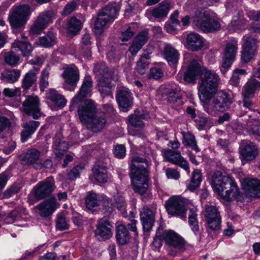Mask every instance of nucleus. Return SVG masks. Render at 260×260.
Listing matches in <instances>:
<instances>
[{
    "label": "nucleus",
    "mask_w": 260,
    "mask_h": 260,
    "mask_svg": "<svg viewBox=\"0 0 260 260\" xmlns=\"http://www.w3.org/2000/svg\"><path fill=\"white\" fill-rule=\"evenodd\" d=\"M257 41L255 38L248 37L245 39V43L242 47L256 52Z\"/></svg>",
    "instance_id": "nucleus-53"
},
{
    "label": "nucleus",
    "mask_w": 260,
    "mask_h": 260,
    "mask_svg": "<svg viewBox=\"0 0 260 260\" xmlns=\"http://www.w3.org/2000/svg\"><path fill=\"white\" fill-rule=\"evenodd\" d=\"M54 188V180L52 177H48L44 181L39 182L34 189L35 198L38 200L43 199L49 196Z\"/></svg>",
    "instance_id": "nucleus-14"
},
{
    "label": "nucleus",
    "mask_w": 260,
    "mask_h": 260,
    "mask_svg": "<svg viewBox=\"0 0 260 260\" xmlns=\"http://www.w3.org/2000/svg\"><path fill=\"white\" fill-rule=\"evenodd\" d=\"M188 213V223L191 231L194 234L200 236L201 234V230L200 229L198 221L197 220V208L192 204L187 207Z\"/></svg>",
    "instance_id": "nucleus-26"
},
{
    "label": "nucleus",
    "mask_w": 260,
    "mask_h": 260,
    "mask_svg": "<svg viewBox=\"0 0 260 260\" xmlns=\"http://www.w3.org/2000/svg\"><path fill=\"white\" fill-rule=\"evenodd\" d=\"M170 10V4L169 2L163 1L151 11L152 15L155 18H163L167 16Z\"/></svg>",
    "instance_id": "nucleus-37"
},
{
    "label": "nucleus",
    "mask_w": 260,
    "mask_h": 260,
    "mask_svg": "<svg viewBox=\"0 0 260 260\" xmlns=\"http://www.w3.org/2000/svg\"><path fill=\"white\" fill-rule=\"evenodd\" d=\"M219 81V77L214 71L203 69L199 82V98L207 96L217 91Z\"/></svg>",
    "instance_id": "nucleus-6"
},
{
    "label": "nucleus",
    "mask_w": 260,
    "mask_h": 260,
    "mask_svg": "<svg viewBox=\"0 0 260 260\" xmlns=\"http://www.w3.org/2000/svg\"><path fill=\"white\" fill-rule=\"evenodd\" d=\"M56 38L52 33H49L47 35L39 39L38 44L44 47H51L55 43Z\"/></svg>",
    "instance_id": "nucleus-48"
},
{
    "label": "nucleus",
    "mask_w": 260,
    "mask_h": 260,
    "mask_svg": "<svg viewBox=\"0 0 260 260\" xmlns=\"http://www.w3.org/2000/svg\"><path fill=\"white\" fill-rule=\"evenodd\" d=\"M191 19L194 25L204 32H212L221 28L219 20L214 18L209 11L197 10Z\"/></svg>",
    "instance_id": "nucleus-5"
},
{
    "label": "nucleus",
    "mask_w": 260,
    "mask_h": 260,
    "mask_svg": "<svg viewBox=\"0 0 260 260\" xmlns=\"http://www.w3.org/2000/svg\"><path fill=\"white\" fill-rule=\"evenodd\" d=\"M116 239L120 245L126 244L130 239V235L125 225H118L116 228Z\"/></svg>",
    "instance_id": "nucleus-40"
},
{
    "label": "nucleus",
    "mask_w": 260,
    "mask_h": 260,
    "mask_svg": "<svg viewBox=\"0 0 260 260\" xmlns=\"http://www.w3.org/2000/svg\"><path fill=\"white\" fill-rule=\"evenodd\" d=\"M256 52L242 47L241 60L243 63L249 62L255 56Z\"/></svg>",
    "instance_id": "nucleus-52"
},
{
    "label": "nucleus",
    "mask_w": 260,
    "mask_h": 260,
    "mask_svg": "<svg viewBox=\"0 0 260 260\" xmlns=\"http://www.w3.org/2000/svg\"><path fill=\"white\" fill-rule=\"evenodd\" d=\"M56 228L59 230H64L69 228L68 221L63 214L58 215Z\"/></svg>",
    "instance_id": "nucleus-56"
},
{
    "label": "nucleus",
    "mask_w": 260,
    "mask_h": 260,
    "mask_svg": "<svg viewBox=\"0 0 260 260\" xmlns=\"http://www.w3.org/2000/svg\"><path fill=\"white\" fill-rule=\"evenodd\" d=\"M148 39V32L146 31H143L140 32L134 40L143 46L147 42Z\"/></svg>",
    "instance_id": "nucleus-61"
},
{
    "label": "nucleus",
    "mask_w": 260,
    "mask_h": 260,
    "mask_svg": "<svg viewBox=\"0 0 260 260\" xmlns=\"http://www.w3.org/2000/svg\"><path fill=\"white\" fill-rule=\"evenodd\" d=\"M55 13L54 11L48 10L41 13L37 17V18L46 28L49 23L52 22Z\"/></svg>",
    "instance_id": "nucleus-46"
},
{
    "label": "nucleus",
    "mask_w": 260,
    "mask_h": 260,
    "mask_svg": "<svg viewBox=\"0 0 260 260\" xmlns=\"http://www.w3.org/2000/svg\"><path fill=\"white\" fill-rule=\"evenodd\" d=\"M107 123V119L103 115H97L93 116L85 125L86 127L93 132H98L103 129Z\"/></svg>",
    "instance_id": "nucleus-28"
},
{
    "label": "nucleus",
    "mask_w": 260,
    "mask_h": 260,
    "mask_svg": "<svg viewBox=\"0 0 260 260\" xmlns=\"http://www.w3.org/2000/svg\"><path fill=\"white\" fill-rule=\"evenodd\" d=\"M148 161L145 158L136 156L131 164V178L133 188L135 192L141 195L145 194L149 187Z\"/></svg>",
    "instance_id": "nucleus-1"
},
{
    "label": "nucleus",
    "mask_w": 260,
    "mask_h": 260,
    "mask_svg": "<svg viewBox=\"0 0 260 260\" xmlns=\"http://www.w3.org/2000/svg\"><path fill=\"white\" fill-rule=\"evenodd\" d=\"M143 115H138L135 113L129 117V122L130 125L128 126V133L132 136H135L137 132L135 130V128H141L144 123L142 119L143 118Z\"/></svg>",
    "instance_id": "nucleus-35"
},
{
    "label": "nucleus",
    "mask_w": 260,
    "mask_h": 260,
    "mask_svg": "<svg viewBox=\"0 0 260 260\" xmlns=\"http://www.w3.org/2000/svg\"><path fill=\"white\" fill-rule=\"evenodd\" d=\"M116 100L119 106L123 109L129 107L132 103V98L129 90L122 88L117 90Z\"/></svg>",
    "instance_id": "nucleus-29"
},
{
    "label": "nucleus",
    "mask_w": 260,
    "mask_h": 260,
    "mask_svg": "<svg viewBox=\"0 0 260 260\" xmlns=\"http://www.w3.org/2000/svg\"><path fill=\"white\" fill-rule=\"evenodd\" d=\"M183 136V143L185 145L191 147L196 151H199L195 140V137L190 133H182Z\"/></svg>",
    "instance_id": "nucleus-49"
},
{
    "label": "nucleus",
    "mask_w": 260,
    "mask_h": 260,
    "mask_svg": "<svg viewBox=\"0 0 260 260\" xmlns=\"http://www.w3.org/2000/svg\"><path fill=\"white\" fill-rule=\"evenodd\" d=\"M164 157L168 161L177 165L187 171L188 174H189L190 170L188 164L181 155L180 153L171 149H168L164 151Z\"/></svg>",
    "instance_id": "nucleus-20"
},
{
    "label": "nucleus",
    "mask_w": 260,
    "mask_h": 260,
    "mask_svg": "<svg viewBox=\"0 0 260 260\" xmlns=\"http://www.w3.org/2000/svg\"><path fill=\"white\" fill-rule=\"evenodd\" d=\"M12 47L16 50H19L24 57L30 56L32 47L31 45L27 42L15 40L12 44Z\"/></svg>",
    "instance_id": "nucleus-36"
},
{
    "label": "nucleus",
    "mask_w": 260,
    "mask_h": 260,
    "mask_svg": "<svg viewBox=\"0 0 260 260\" xmlns=\"http://www.w3.org/2000/svg\"><path fill=\"white\" fill-rule=\"evenodd\" d=\"M56 156L60 158L68 149V145L64 141L55 140L53 145Z\"/></svg>",
    "instance_id": "nucleus-44"
},
{
    "label": "nucleus",
    "mask_w": 260,
    "mask_h": 260,
    "mask_svg": "<svg viewBox=\"0 0 260 260\" xmlns=\"http://www.w3.org/2000/svg\"><path fill=\"white\" fill-rule=\"evenodd\" d=\"M245 193L253 198H260V181L254 178H245L241 181Z\"/></svg>",
    "instance_id": "nucleus-19"
},
{
    "label": "nucleus",
    "mask_w": 260,
    "mask_h": 260,
    "mask_svg": "<svg viewBox=\"0 0 260 260\" xmlns=\"http://www.w3.org/2000/svg\"><path fill=\"white\" fill-rule=\"evenodd\" d=\"M163 57L170 64L177 63L180 54L178 51L172 45L168 43L164 44L162 51Z\"/></svg>",
    "instance_id": "nucleus-27"
},
{
    "label": "nucleus",
    "mask_w": 260,
    "mask_h": 260,
    "mask_svg": "<svg viewBox=\"0 0 260 260\" xmlns=\"http://www.w3.org/2000/svg\"><path fill=\"white\" fill-rule=\"evenodd\" d=\"M259 89H260V81L254 79L248 81L243 88L242 97L251 98L254 96L256 91Z\"/></svg>",
    "instance_id": "nucleus-31"
},
{
    "label": "nucleus",
    "mask_w": 260,
    "mask_h": 260,
    "mask_svg": "<svg viewBox=\"0 0 260 260\" xmlns=\"http://www.w3.org/2000/svg\"><path fill=\"white\" fill-rule=\"evenodd\" d=\"M40 122L37 121L30 120L22 125L23 128L21 132V140L22 142L26 141L35 133L39 127Z\"/></svg>",
    "instance_id": "nucleus-33"
},
{
    "label": "nucleus",
    "mask_w": 260,
    "mask_h": 260,
    "mask_svg": "<svg viewBox=\"0 0 260 260\" xmlns=\"http://www.w3.org/2000/svg\"><path fill=\"white\" fill-rule=\"evenodd\" d=\"M202 70L198 61L193 59L184 73V80L188 83H194L199 74H201Z\"/></svg>",
    "instance_id": "nucleus-23"
},
{
    "label": "nucleus",
    "mask_w": 260,
    "mask_h": 260,
    "mask_svg": "<svg viewBox=\"0 0 260 260\" xmlns=\"http://www.w3.org/2000/svg\"><path fill=\"white\" fill-rule=\"evenodd\" d=\"M93 81L89 75H86L84 77L82 86L77 95L74 97L71 102L70 111L74 110V107L78 105L79 103L84 101V98L90 95L92 88Z\"/></svg>",
    "instance_id": "nucleus-12"
},
{
    "label": "nucleus",
    "mask_w": 260,
    "mask_h": 260,
    "mask_svg": "<svg viewBox=\"0 0 260 260\" xmlns=\"http://www.w3.org/2000/svg\"><path fill=\"white\" fill-rule=\"evenodd\" d=\"M247 129L251 131L253 134L260 136V123L258 122H255L252 124L251 122H248L247 124Z\"/></svg>",
    "instance_id": "nucleus-64"
},
{
    "label": "nucleus",
    "mask_w": 260,
    "mask_h": 260,
    "mask_svg": "<svg viewBox=\"0 0 260 260\" xmlns=\"http://www.w3.org/2000/svg\"><path fill=\"white\" fill-rule=\"evenodd\" d=\"M164 238L170 255H176L177 253L185 249L184 240L175 232L171 231L165 232Z\"/></svg>",
    "instance_id": "nucleus-8"
},
{
    "label": "nucleus",
    "mask_w": 260,
    "mask_h": 260,
    "mask_svg": "<svg viewBox=\"0 0 260 260\" xmlns=\"http://www.w3.org/2000/svg\"><path fill=\"white\" fill-rule=\"evenodd\" d=\"M39 70V69L34 68L24 76L21 85V87L24 90H28L34 85H36Z\"/></svg>",
    "instance_id": "nucleus-32"
},
{
    "label": "nucleus",
    "mask_w": 260,
    "mask_h": 260,
    "mask_svg": "<svg viewBox=\"0 0 260 260\" xmlns=\"http://www.w3.org/2000/svg\"><path fill=\"white\" fill-rule=\"evenodd\" d=\"M202 70L198 61L193 59L184 73V80L188 83H194L199 74H201Z\"/></svg>",
    "instance_id": "nucleus-24"
},
{
    "label": "nucleus",
    "mask_w": 260,
    "mask_h": 260,
    "mask_svg": "<svg viewBox=\"0 0 260 260\" xmlns=\"http://www.w3.org/2000/svg\"><path fill=\"white\" fill-rule=\"evenodd\" d=\"M41 152L36 149H31L27 150L25 155L22 159L24 164L31 165L36 169L42 168L41 164Z\"/></svg>",
    "instance_id": "nucleus-22"
},
{
    "label": "nucleus",
    "mask_w": 260,
    "mask_h": 260,
    "mask_svg": "<svg viewBox=\"0 0 260 260\" xmlns=\"http://www.w3.org/2000/svg\"><path fill=\"white\" fill-rule=\"evenodd\" d=\"M83 169V166L81 165H77L74 167L69 172L68 177L70 180H74L79 176L80 173Z\"/></svg>",
    "instance_id": "nucleus-60"
},
{
    "label": "nucleus",
    "mask_w": 260,
    "mask_h": 260,
    "mask_svg": "<svg viewBox=\"0 0 260 260\" xmlns=\"http://www.w3.org/2000/svg\"><path fill=\"white\" fill-rule=\"evenodd\" d=\"M50 70V67H47L42 71L41 73L40 85L41 90L42 91H44L45 88H47L48 86L49 83L48 79L49 75Z\"/></svg>",
    "instance_id": "nucleus-51"
},
{
    "label": "nucleus",
    "mask_w": 260,
    "mask_h": 260,
    "mask_svg": "<svg viewBox=\"0 0 260 260\" xmlns=\"http://www.w3.org/2000/svg\"><path fill=\"white\" fill-rule=\"evenodd\" d=\"M4 57L5 62L11 66H16L20 59L19 56L12 51L5 53Z\"/></svg>",
    "instance_id": "nucleus-50"
},
{
    "label": "nucleus",
    "mask_w": 260,
    "mask_h": 260,
    "mask_svg": "<svg viewBox=\"0 0 260 260\" xmlns=\"http://www.w3.org/2000/svg\"><path fill=\"white\" fill-rule=\"evenodd\" d=\"M186 47L192 51H198L204 46V39L199 34L191 32L186 38Z\"/></svg>",
    "instance_id": "nucleus-25"
},
{
    "label": "nucleus",
    "mask_w": 260,
    "mask_h": 260,
    "mask_svg": "<svg viewBox=\"0 0 260 260\" xmlns=\"http://www.w3.org/2000/svg\"><path fill=\"white\" fill-rule=\"evenodd\" d=\"M185 201L179 196H173L166 203V208L168 214L180 217H186V209L185 208Z\"/></svg>",
    "instance_id": "nucleus-11"
},
{
    "label": "nucleus",
    "mask_w": 260,
    "mask_h": 260,
    "mask_svg": "<svg viewBox=\"0 0 260 260\" xmlns=\"http://www.w3.org/2000/svg\"><path fill=\"white\" fill-rule=\"evenodd\" d=\"M81 27L80 21L75 17H72L68 23L67 29L68 33L71 35H75L80 30Z\"/></svg>",
    "instance_id": "nucleus-45"
},
{
    "label": "nucleus",
    "mask_w": 260,
    "mask_h": 260,
    "mask_svg": "<svg viewBox=\"0 0 260 260\" xmlns=\"http://www.w3.org/2000/svg\"><path fill=\"white\" fill-rule=\"evenodd\" d=\"M258 151L256 146L252 143H246L241 150V154L246 160L251 161L255 158Z\"/></svg>",
    "instance_id": "nucleus-34"
},
{
    "label": "nucleus",
    "mask_w": 260,
    "mask_h": 260,
    "mask_svg": "<svg viewBox=\"0 0 260 260\" xmlns=\"http://www.w3.org/2000/svg\"><path fill=\"white\" fill-rule=\"evenodd\" d=\"M200 100L204 110L212 116H216L219 112L225 111L232 103L229 94L223 91H216Z\"/></svg>",
    "instance_id": "nucleus-3"
},
{
    "label": "nucleus",
    "mask_w": 260,
    "mask_h": 260,
    "mask_svg": "<svg viewBox=\"0 0 260 260\" xmlns=\"http://www.w3.org/2000/svg\"><path fill=\"white\" fill-rule=\"evenodd\" d=\"M112 225L107 219H100L94 231L97 239L100 241L109 239L112 235Z\"/></svg>",
    "instance_id": "nucleus-18"
},
{
    "label": "nucleus",
    "mask_w": 260,
    "mask_h": 260,
    "mask_svg": "<svg viewBox=\"0 0 260 260\" xmlns=\"http://www.w3.org/2000/svg\"><path fill=\"white\" fill-rule=\"evenodd\" d=\"M202 181V174L201 171L196 169L194 170L192 174V177L187 188L193 191L198 188Z\"/></svg>",
    "instance_id": "nucleus-42"
},
{
    "label": "nucleus",
    "mask_w": 260,
    "mask_h": 260,
    "mask_svg": "<svg viewBox=\"0 0 260 260\" xmlns=\"http://www.w3.org/2000/svg\"><path fill=\"white\" fill-rule=\"evenodd\" d=\"M46 96L58 107L62 108L66 105L67 101L63 96L54 89H50L47 93Z\"/></svg>",
    "instance_id": "nucleus-38"
},
{
    "label": "nucleus",
    "mask_w": 260,
    "mask_h": 260,
    "mask_svg": "<svg viewBox=\"0 0 260 260\" xmlns=\"http://www.w3.org/2000/svg\"><path fill=\"white\" fill-rule=\"evenodd\" d=\"M62 76L65 80L64 87L70 91H74L79 79L78 69L72 65L64 69Z\"/></svg>",
    "instance_id": "nucleus-15"
},
{
    "label": "nucleus",
    "mask_w": 260,
    "mask_h": 260,
    "mask_svg": "<svg viewBox=\"0 0 260 260\" xmlns=\"http://www.w3.org/2000/svg\"><path fill=\"white\" fill-rule=\"evenodd\" d=\"M204 215L208 229L211 231L220 229L221 218L216 206L210 204L205 205Z\"/></svg>",
    "instance_id": "nucleus-9"
},
{
    "label": "nucleus",
    "mask_w": 260,
    "mask_h": 260,
    "mask_svg": "<svg viewBox=\"0 0 260 260\" xmlns=\"http://www.w3.org/2000/svg\"><path fill=\"white\" fill-rule=\"evenodd\" d=\"M112 81L105 79L99 80V89L102 95H109L111 98H112L111 91V89L113 86V84L112 83Z\"/></svg>",
    "instance_id": "nucleus-41"
},
{
    "label": "nucleus",
    "mask_w": 260,
    "mask_h": 260,
    "mask_svg": "<svg viewBox=\"0 0 260 260\" xmlns=\"http://www.w3.org/2000/svg\"><path fill=\"white\" fill-rule=\"evenodd\" d=\"M141 221L145 232L149 231L152 227L154 221L153 212L147 207L143 208L141 212Z\"/></svg>",
    "instance_id": "nucleus-30"
},
{
    "label": "nucleus",
    "mask_w": 260,
    "mask_h": 260,
    "mask_svg": "<svg viewBox=\"0 0 260 260\" xmlns=\"http://www.w3.org/2000/svg\"><path fill=\"white\" fill-rule=\"evenodd\" d=\"M77 4L75 1H72L69 3L64 7L62 14L64 15H68L73 12L77 8Z\"/></svg>",
    "instance_id": "nucleus-63"
},
{
    "label": "nucleus",
    "mask_w": 260,
    "mask_h": 260,
    "mask_svg": "<svg viewBox=\"0 0 260 260\" xmlns=\"http://www.w3.org/2000/svg\"><path fill=\"white\" fill-rule=\"evenodd\" d=\"M20 75L19 70H5L1 73V79L6 82L13 83L18 81Z\"/></svg>",
    "instance_id": "nucleus-39"
},
{
    "label": "nucleus",
    "mask_w": 260,
    "mask_h": 260,
    "mask_svg": "<svg viewBox=\"0 0 260 260\" xmlns=\"http://www.w3.org/2000/svg\"><path fill=\"white\" fill-rule=\"evenodd\" d=\"M78 108V114L79 118L81 123L85 125L91 119L93 116H95L96 112V106L93 102L90 100H85L82 101V103L74 107Z\"/></svg>",
    "instance_id": "nucleus-10"
},
{
    "label": "nucleus",
    "mask_w": 260,
    "mask_h": 260,
    "mask_svg": "<svg viewBox=\"0 0 260 260\" xmlns=\"http://www.w3.org/2000/svg\"><path fill=\"white\" fill-rule=\"evenodd\" d=\"M168 102L173 105V106L175 108L178 107L183 104V101L182 98L177 95H169L168 98Z\"/></svg>",
    "instance_id": "nucleus-62"
},
{
    "label": "nucleus",
    "mask_w": 260,
    "mask_h": 260,
    "mask_svg": "<svg viewBox=\"0 0 260 260\" xmlns=\"http://www.w3.org/2000/svg\"><path fill=\"white\" fill-rule=\"evenodd\" d=\"M212 186L214 190L226 201L234 200L239 196L240 191L235 181L230 176L221 172L213 174Z\"/></svg>",
    "instance_id": "nucleus-2"
},
{
    "label": "nucleus",
    "mask_w": 260,
    "mask_h": 260,
    "mask_svg": "<svg viewBox=\"0 0 260 260\" xmlns=\"http://www.w3.org/2000/svg\"><path fill=\"white\" fill-rule=\"evenodd\" d=\"M165 233L162 229L159 228L157 229L155 237L154 239L152 245L156 248H159L162 245V240H164Z\"/></svg>",
    "instance_id": "nucleus-54"
},
{
    "label": "nucleus",
    "mask_w": 260,
    "mask_h": 260,
    "mask_svg": "<svg viewBox=\"0 0 260 260\" xmlns=\"http://www.w3.org/2000/svg\"><path fill=\"white\" fill-rule=\"evenodd\" d=\"M118 9L115 5H108L98 14L94 24V32L96 36H101L108 27L109 24L117 16Z\"/></svg>",
    "instance_id": "nucleus-7"
},
{
    "label": "nucleus",
    "mask_w": 260,
    "mask_h": 260,
    "mask_svg": "<svg viewBox=\"0 0 260 260\" xmlns=\"http://www.w3.org/2000/svg\"><path fill=\"white\" fill-rule=\"evenodd\" d=\"M23 111L34 119H38L41 116L40 101L37 96H27L22 103Z\"/></svg>",
    "instance_id": "nucleus-13"
},
{
    "label": "nucleus",
    "mask_w": 260,
    "mask_h": 260,
    "mask_svg": "<svg viewBox=\"0 0 260 260\" xmlns=\"http://www.w3.org/2000/svg\"><path fill=\"white\" fill-rule=\"evenodd\" d=\"M238 51V43L236 41L228 43L225 47L222 58V68L228 69L234 61Z\"/></svg>",
    "instance_id": "nucleus-17"
},
{
    "label": "nucleus",
    "mask_w": 260,
    "mask_h": 260,
    "mask_svg": "<svg viewBox=\"0 0 260 260\" xmlns=\"http://www.w3.org/2000/svg\"><path fill=\"white\" fill-rule=\"evenodd\" d=\"M100 197L97 194L91 192H89L85 201L86 208L89 210L98 207L100 205Z\"/></svg>",
    "instance_id": "nucleus-43"
},
{
    "label": "nucleus",
    "mask_w": 260,
    "mask_h": 260,
    "mask_svg": "<svg viewBox=\"0 0 260 260\" xmlns=\"http://www.w3.org/2000/svg\"><path fill=\"white\" fill-rule=\"evenodd\" d=\"M250 98H243V106L249 110H253L255 116L260 117V109H255L254 104L250 100Z\"/></svg>",
    "instance_id": "nucleus-57"
},
{
    "label": "nucleus",
    "mask_w": 260,
    "mask_h": 260,
    "mask_svg": "<svg viewBox=\"0 0 260 260\" xmlns=\"http://www.w3.org/2000/svg\"><path fill=\"white\" fill-rule=\"evenodd\" d=\"M57 208L56 199L51 198L41 202L36 207L38 210L39 214L42 217H48L50 216Z\"/></svg>",
    "instance_id": "nucleus-21"
},
{
    "label": "nucleus",
    "mask_w": 260,
    "mask_h": 260,
    "mask_svg": "<svg viewBox=\"0 0 260 260\" xmlns=\"http://www.w3.org/2000/svg\"><path fill=\"white\" fill-rule=\"evenodd\" d=\"M93 72L96 76H100V79L111 80L116 82L118 80V72L117 69L109 70L103 62L97 63L93 68Z\"/></svg>",
    "instance_id": "nucleus-16"
},
{
    "label": "nucleus",
    "mask_w": 260,
    "mask_h": 260,
    "mask_svg": "<svg viewBox=\"0 0 260 260\" xmlns=\"http://www.w3.org/2000/svg\"><path fill=\"white\" fill-rule=\"evenodd\" d=\"M45 27L41 22L37 18L36 20L30 26L29 33L32 35L39 34Z\"/></svg>",
    "instance_id": "nucleus-55"
},
{
    "label": "nucleus",
    "mask_w": 260,
    "mask_h": 260,
    "mask_svg": "<svg viewBox=\"0 0 260 260\" xmlns=\"http://www.w3.org/2000/svg\"><path fill=\"white\" fill-rule=\"evenodd\" d=\"M93 174L95 180L100 183H105L107 180L106 168L104 166L95 168Z\"/></svg>",
    "instance_id": "nucleus-47"
},
{
    "label": "nucleus",
    "mask_w": 260,
    "mask_h": 260,
    "mask_svg": "<svg viewBox=\"0 0 260 260\" xmlns=\"http://www.w3.org/2000/svg\"><path fill=\"white\" fill-rule=\"evenodd\" d=\"M164 76L162 70L159 68L153 67L150 70L148 78L155 80L161 78Z\"/></svg>",
    "instance_id": "nucleus-59"
},
{
    "label": "nucleus",
    "mask_w": 260,
    "mask_h": 260,
    "mask_svg": "<svg viewBox=\"0 0 260 260\" xmlns=\"http://www.w3.org/2000/svg\"><path fill=\"white\" fill-rule=\"evenodd\" d=\"M31 13V7L28 4L14 5L11 9L8 16L12 31L18 32L23 30Z\"/></svg>",
    "instance_id": "nucleus-4"
},
{
    "label": "nucleus",
    "mask_w": 260,
    "mask_h": 260,
    "mask_svg": "<svg viewBox=\"0 0 260 260\" xmlns=\"http://www.w3.org/2000/svg\"><path fill=\"white\" fill-rule=\"evenodd\" d=\"M135 24H133L132 26H129L124 32L122 33L121 41H127L131 37H132L136 31V29L134 27Z\"/></svg>",
    "instance_id": "nucleus-58"
}]
</instances>
